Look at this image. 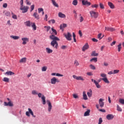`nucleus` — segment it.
<instances>
[{"mask_svg": "<svg viewBox=\"0 0 124 124\" xmlns=\"http://www.w3.org/2000/svg\"><path fill=\"white\" fill-rule=\"evenodd\" d=\"M50 38L52 40L50 43L51 46H52L53 48L58 49V47H59V44L57 41H60V39L54 35H50Z\"/></svg>", "mask_w": 124, "mask_h": 124, "instance_id": "nucleus-1", "label": "nucleus"}, {"mask_svg": "<svg viewBox=\"0 0 124 124\" xmlns=\"http://www.w3.org/2000/svg\"><path fill=\"white\" fill-rule=\"evenodd\" d=\"M90 14L92 18L96 19L98 17V13L94 12V11H91L90 12Z\"/></svg>", "mask_w": 124, "mask_h": 124, "instance_id": "nucleus-2", "label": "nucleus"}, {"mask_svg": "<svg viewBox=\"0 0 124 124\" xmlns=\"http://www.w3.org/2000/svg\"><path fill=\"white\" fill-rule=\"evenodd\" d=\"M20 10L22 11V13H27L28 10H29V7L23 6L22 7H20Z\"/></svg>", "mask_w": 124, "mask_h": 124, "instance_id": "nucleus-3", "label": "nucleus"}, {"mask_svg": "<svg viewBox=\"0 0 124 124\" xmlns=\"http://www.w3.org/2000/svg\"><path fill=\"white\" fill-rule=\"evenodd\" d=\"M28 110H29V111L26 112V116L29 117L30 116V113L31 114V115H32L34 118H35L36 116H35L34 114H33V112L32 111V109L31 108H29Z\"/></svg>", "mask_w": 124, "mask_h": 124, "instance_id": "nucleus-4", "label": "nucleus"}, {"mask_svg": "<svg viewBox=\"0 0 124 124\" xmlns=\"http://www.w3.org/2000/svg\"><path fill=\"white\" fill-rule=\"evenodd\" d=\"M51 84L52 85H55L56 83H59L60 80L59 79H57V78L53 77L50 79Z\"/></svg>", "mask_w": 124, "mask_h": 124, "instance_id": "nucleus-5", "label": "nucleus"}, {"mask_svg": "<svg viewBox=\"0 0 124 124\" xmlns=\"http://www.w3.org/2000/svg\"><path fill=\"white\" fill-rule=\"evenodd\" d=\"M21 40L22 41V45H26L27 43L30 41V39L28 37H23L21 38Z\"/></svg>", "mask_w": 124, "mask_h": 124, "instance_id": "nucleus-6", "label": "nucleus"}, {"mask_svg": "<svg viewBox=\"0 0 124 124\" xmlns=\"http://www.w3.org/2000/svg\"><path fill=\"white\" fill-rule=\"evenodd\" d=\"M82 5H86V6H90L92 4L91 2H89L87 0H82Z\"/></svg>", "mask_w": 124, "mask_h": 124, "instance_id": "nucleus-7", "label": "nucleus"}, {"mask_svg": "<svg viewBox=\"0 0 124 124\" xmlns=\"http://www.w3.org/2000/svg\"><path fill=\"white\" fill-rule=\"evenodd\" d=\"M64 36L67 40H68L69 41H71V36H72V35H71L70 32H68L67 34H64Z\"/></svg>", "mask_w": 124, "mask_h": 124, "instance_id": "nucleus-8", "label": "nucleus"}, {"mask_svg": "<svg viewBox=\"0 0 124 124\" xmlns=\"http://www.w3.org/2000/svg\"><path fill=\"white\" fill-rule=\"evenodd\" d=\"M46 103H47V105H48V111L51 112L52 108L51 103L49 100H47Z\"/></svg>", "mask_w": 124, "mask_h": 124, "instance_id": "nucleus-9", "label": "nucleus"}, {"mask_svg": "<svg viewBox=\"0 0 124 124\" xmlns=\"http://www.w3.org/2000/svg\"><path fill=\"white\" fill-rule=\"evenodd\" d=\"M104 101V99H99V104L101 108H102L104 107V103L103 101Z\"/></svg>", "mask_w": 124, "mask_h": 124, "instance_id": "nucleus-10", "label": "nucleus"}, {"mask_svg": "<svg viewBox=\"0 0 124 124\" xmlns=\"http://www.w3.org/2000/svg\"><path fill=\"white\" fill-rule=\"evenodd\" d=\"M33 17H34L35 19H36V20H38L39 19H40V17H39V15L37 14L36 12H34L33 14L32 15Z\"/></svg>", "mask_w": 124, "mask_h": 124, "instance_id": "nucleus-11", "label": "nucleus"}, {"mask_svg": "<svg viewBox=\"0 0 124 124\" xmlns=\"http://www.w3.org/2000/svg\"><path fill=\"white\" fill-rule=\"evenodd\" d=\"M106 118L108 120H113L114 118V115L113 114H109L107 115Z\"/></svg>", "mask_w": 124, "mask_h": 124, "instance_id": "nucleus-12", "label": "nucleus"}, {"mask_svg": "<svg viewBox=\"0 0 124 124\" xmlns=\"http://www.w3.org/2000/svg\"><path fill=\"white\" fill-rule=\"evenodd\" d=\"M5 106H9V107H13L14 105L11 101H10L8 103L4 102Z\"/></svg>", "mask_w": 124, "mask_h": 124, "instance_id": "nucleus-13", "label": "nucleus"}, {"mask_svg": "<svg viewBox=\"0 0 124 124\" xmlns=\"http://www.w3.org/2000/svg\"><path fill=\"white\" fill-rule=\"evenodd\" d=\"M105 31H114L115 29L112 27H105Z\"/></svg>", "mask_w": 124, "mask_h": 124, "instance_id": "nucleus-14", "label": "nucleus"}, {"mask_svg": "<svg viewBox=\"0 0 124 124\" xmlns=\"http://www.w3.org/2000/svg\"><path fill=\"white\" fill-rule=\"evenodd\" d=\"M89 49V45L88 43L85 44V45L82 47V51L84 52Z\"/></svg>", "mask_w": 124, "mask_h": 124, "instance_id": "nucleus-15", "label": "nucleus"}, {"mask_svg": "<svg viewBox=\"0 0 124 124\" xmlns=\"http://www.w3.org/2000/svg\"><path fill=\"white\" fill-rule=\"evenodd\" d=\"M66 27H67V25L65 23L61 24L60 25V30H62V31H63V29H64V28H66Z\"/></svg>", "mask_w": 124, "mask_h": 124, "instance_id": "nucleus-16", "label": "nucleus"}, {"mask_svg": "<svg viewBox=\"0 0 124 124\" xmlns=\"http://www.w3.org/2000/svg\"><path fill=\"white\" fill-rule=\"evenodd\" d=\"M5 74H7V75H8V76H11L12 75H14V74H15V73H14V72H13L11 71H7L5 73Z\"/></svg>", "mask_w": 124, "mask_h": 124, "instance_id": "nucleus-17", "label": "nucleus"}, {"mask_svg": "<svg viewBox=\"0 0 124 124\" xmlns=\"http://www.w3.org/2000/svg\"><path fill=\"white\" fill-rule=\"evenodd\" d=\"M108 5L111 9H114L115 8V5L111 2H108Z\"/></svg>", "mask_w": 124, "mask_h": 124, "instance_id": "nucleus-18", "label": "nucleus"}, {"mask_svg": "<svg viewBox=\"0 0 124 124\" xmlns=\"http://www.w3.org/2000/svg\"><path fill=\"white\" fill-rule=\"evenodd\" d=\"M102 80L107 84H109V83H110V81H109V80H108V78H107V77L102 78Z\"/></svg>", "mask_w": 124, "mask_h": 124, "instance_id": "nucleus-19", "label": "nucleus"}, {"mask_svg": "<svg viewBox=\"0 0 124 124\" xmlns=\"http://www.w3.org/2000/svg\"><path fill=\"white\" fill-rule=\"evenodd\" d=\"M94 84H95V85L96 88H97V89H100L101 88V86L99 85L98 82H97V81H96V80L94 81Z\"/></svg>", "mask_w": 124, "mask_h": 124, "instance_id": "nucleus-20", "label": "nucleus"}, {"mask_svg": "<svg viewBox=\"0 0 124 124\" xmlns=\"http://www.w3.org/2000/svg\"><path fill=\"white\" fill-rule=\"evenodd\" d=\"M38 13H42V15H44V10L42 8H39L38 9Z\"/></svg>", "mask_w": 124, "mask_h": 124, "instance_id": "nucleus-21", "label": "nucleus"}, {"mask_svg": "<svg viewBox=\"0 0 124 124\" xmlns=\"http://www.w3.org/2000/svg\"><path fill=\"white\" fill-rule=\"evenodd\" d=\"M24 24L25 26H26V27H31V21L30 20L25 22Z\"/></svg>", "mask_w": 124, "mask_h": 124, "instance_id": "nucleus-22", "label": "nucleus"}, {"mask_svg": "<svg viewBox=\"0 0 124 124\" xmlns=\"http://www.w3.org/2000/svg\"><path fill=\"white\" fill-rule=\"evenodd\" d=\"M10 37L11 38H13V39H14L15 40H17V39H19V38H20L19 36L14 35H11Z\"/></svg>", "mask_w": 124, "mask_h": 124, "instance_id": "nucleus-23", "label": "nucleus"}, {"mask_svg": "<svg viewBox=\"0 0 124 124\" xmlns=\"http://www.w3.org/2000/svg\"><path fill=\"white\" fill-rule=\"evenodd\" d=\"M90 112H91V110L90 109H88L86 112H85V113L84 114V116H90Z\"/></svg>", "mask_w": 124, "mask_h": 124, "instance_id": "nucleus-24", "label": "nucleus"}, {"mask_svg": "<svg viewBox=\"0 0 124 124\" xmlns=\"http://www.w3.org/2000/svg\"><path fill=\"white\" fill-rule=\"evenodd\" d=\"M58 15L59 17H60V18H65L66 17L65 15L61 12L59 13Z\"/></svg>", "mask_w": 124, "mask_h": 124, "instance_id": "nucleus-25", "label": "nucleus"}, {"mask_svg": "<svg viewBox=\"0 0 124 124\" xmlns=\"http://www.w3.org/2000/svg\"><path fill=\"white\" fill-rule=\"evenodd\" d=\"M46 50L48 54H51V53H53V50L50 49V48L46 47Z\"/></svg>", "mask_w": 124, "mask_h": 124, "instance_id": "nucleus-26", "label": "nucleus"}, {"mask_svg": "<svg viewBox=\"0 0 124 124\" xmlns=\"http://www.w3.org/2000/svg\"><path fill=\"white\" fill-rule=\"evenodd\" d=\"M41 99L42 100V101H43V104L44 105H45L46 104V97L44 95H42V96L41 97Z\"/></svg>", "mask_w": 124, "mask_h": 124, "instance_id": "nucleus-27", "label": "nucleus"}, {"mask_svg": "<svg viewBox=\"0 0 124 124\" xmlns=\"http://www.w3.org/2000/svg\"><path fill=\"white\" fill-rule=\"evenodd\" d=\"M53 5L56 7H59V4L56 2V1L54 0H51Z\"/></svg>", "mask_w": 124, "mask_h": 124, "instance_id": "nucleus-28", "label": "nucleus"}, {"mask_svg": "<svg viewBox=\"0 0 124 124\" xmlns=\"http://www.w3.org/2000/svg\"><path fill=\"white\" fill-rule=\"evenodd\" d=\"M27 62V58L24 57L22 58L20 61V62Z\"/></svg>", "mask_w": 124, "mask_h": 124, "instance_id": "nucleus-29", "label": "nucleus"}, {"mask_svg": "<svg viewBox=\"0 0 124 124\" xmlns=\"http://www.w3.org/2000/svg\"><path fill=\"white\" fill-rule=\"evenodd\" d=\"M117 110L119 112H122V108L121 107H120L119 105H117Z\"/></svg>", "mask_w": 124, "mask_h": 124, "instance_id": "nucleus-30", "label": "nucleus"}, {"mask_svg": "<svg viewBox=\"0 0 124 124\" xmlns=\"http://www.w3.org/2000/svg\"><path fill=\"white\" fill-rule=\"evenodd\" d=\"M91 55L92 57H97V56H98V53H95V51H94L92 52Z\"/></svg>", "mask_w": 124, "mask_h": 124, "instance_id": "nucleus-31", "label": "nucleus"}, {"mask_svg": "<svg viewBox=\"0 0 124 124\" xmlns=\"http://www.w3.org/2000/svg\"><path fill=\"white\" fill-rule=\"evenodd\" d=\"M12 15L13 19L17 20V16L16 15L14 14V13H13V12H12Z\"/></svg>", "mask_w": 124, "mask_h": 124, "instance_id": "nucleus-32", "label": "nucleus"}, {"mask_svg": "<svg viewBox=\"0 0 124 124\" xmlns=\"http://www.w3.org/2000/svg\"><path fill=\"white\" fill-rule=\"evenodd\" d=\"M118 52H121V49H122V44H119L118 46Z\"/></svg>", "mask_w": 124, "mask_h": 124, "instance_id": "nucleus-33", "label": "nucleus"}, {"mask_svg": "<svg viewBox=\"0 0 124 124\" xmlns=\"http://www.w3.org/2000/svg\"><path fill=\"white\" fill-rule=\"evenodd\" d=\"M72 4H73V5H77V4H78V1L77 0H74L72 2Z\"/></svg>", "mask_w": 124, "mask_h": 124, "instance_id": "nucleus-34", "label": "nucleus"}, {"mask_svg": "<svg viewBox=\"0 0 124 124\" xmlns=\"http://www.w3.org/2000/svg\"><path fill=\"white\" fill-rule=\"evenodd\" d=\"M32 28L33 29V31H36V25H35V23H33L31 25Z\"/></svg>", "mask_w": 124, "mask_h": 124, "instance_id": "nucleus-35", "label": "nucleus"}, {"mask_svg": "<svg viewBox=\"0 0 124 124\" xmlns=\"http://www.w3.org/2000/svg\"><path fill=\"white\" fill-rule=\"evenodd\" d=\"M73 39H74V42H76L77 40H76V35H75V33L73 32Z\"/></svg>", "mask_w": 124, "mask_h": 124, "instance_id": "nucleus-36", "label": "nucleus"}, {"mask_svg": "<svg viewBox=\"0 0 124 124\" xmlns=\"http://www.w3.org/2000/svg\"><path fill=\"white\" fill-rule=\"evenodd\" d=\"M119 103L122 105H124V99H119Z\"/></svg>", "mask_w": 124, "mask_h": 124, "instance_id": "nucleus-37", "label": "nucleus"}, {"mask_svg": "<svg viewBox=\"0 0 124 124\" xmlns=\"http://www.w3.org/2000/svg\"><path fill=\"white\" fill-rule=\"evenodd\" d=\"M93 61L94 62H97V58H93L91 59L90 62H93Z\"/></svg>", "mask_w": 124, "mask_h": 124, "instance_id": "nucleus-38", "label": "nucleus"}, {"mask_svg": "<svg viewBox=\"0 0 124 124\" xmlns=\"http://www.w3.org/2000/svg\"><path fill=\"white\" fill-rule=\"evenodd\" d=\"M100 76L103 78H106V77H107V75H106V74H104V73L101 74Z\"/></svg>", "mask_w": 124, "mask_h": 124, "instance_id": "nucleus-39", "label": "nucleus"}, {"mask_svg": "<svg viewBox=\"0 0 124 124\" xmlns=\"http://www.w3.org/2000/svg\"><path fill=\"white\" fill-rule=\"evenodd\" d=\"M51 30L53 32H54L55 35H57V34H58V32H57V31L54 29V28H52Z\"/></svg>", "mask_w": 124, "mask_h": 124, "instance_id": "nucleus-40", "label": "nucleus"}, {"mask_svg": "<svg viewBox=\"0 0 124 124\" xmlns=\"http://www.w3.org/2000/svg\"><path fill=\"white\" fill-rule=\"evenodd\" d=\"M5 16H7V17H10V12H6L5 13Z\"/></svg>", "mask_w": 124, "mask_h": 124, "instance_id": "nucleus-41", "label": "nucleus"}, {"mask_svg": "<svg viewBox=\"0 0 124 124\" xmlns=\"http://www.w3.org/2000/svg\"><path fill=\"white\" fill-rule=\"evenodd\" d=\"M20 7H22L24 6V0H20Z\"/></svg>", "mask_w": 124, "mask_h": 124, "instance_id": "nucleus-42", "label": "nucleus"}, {"mask_svg": "<svg viewBox=\"0 0 124 124\" xmlns=\"http://www.w3.org/2000/svg\"><path fill=\"white\" fill-rule=\"evenodd\" d=\"M3 81L4 82H9V78H4Z\"/></svg>", "mask_w": 124, "mask_h": 124, "instance_id": "nucleus-43", "label": "nucleus"}, {"mask_svg": "<svg viewBox=\"0 0 124 124\" xmlns=\"http://www.w3.org/2000/svg\"><path fill=\"white\" fill-rule=\"evenodd\" d=\"M83 99L84 100H88L87 96L85 93H83Z\"/></svg>", "mask_w": 124, "mask_h": 124, "instance_id": "nucleus-44", "label": "nucleus"}, {"mask_svg": "<svg viewBox=\"0 0 124 124\" xmlns=\"http://www.w3.org/2000/svg\"><path fill=\"white\" fill-rule=\"evenodd\" d=\"M91 7L92 8H97L98 7V5H97V4H94V5H92V6H91Z\"/></svg>", "mask_w": 124, "mask_h": 124, "instance_id": "nucleus-45", "label": "nucleus"}, {"mask_svg": "<svg viewBox=\"0 0 124 124\" xmlns=\"http://www.w3.org/2000/svg\"><path fill=\"white\" fill-rule=\"evenodd\" d=\"M90 68L93 70H95V67L94 66V65H93V64H90Z\"/></svg>", "mask_w": 124, "mask_h": 124, "instance_id": "nucleus-46", "label": "nucleus"}, {"mask_svg": "<svg viewBox=\"0 0 124 124\" xmlns=\"http://www.w3.org/2000/svg\"><path fill=\"white\" fill-rule=\"evenodd\" d=\"M49 23H52V24H55L56 23V20L55 19H51L49 20Z\"/></svg>", "mask_w": 124, "mask_h": 124, "instance_id": "nucleus-47", "label": "nucleus"}, {"mask_svg": "<svg viewBox=\"0 0 124 124\" xmlns=\"http://www.w3.org/2000/svg\"><path fill=\"white\" fill-rule=\"evenodd\" d=\"M47 70V67L46 66H44L42 68V71H46Z\"/></svg>", "mask_w": 124, "mask_h": 124, "instance_id": "nucleus-48", "label": "nucleus"}, {"mask_svg": "<svg viewBox=\"0 0 124 124\" xmlns=\"http://www.w3.org/2000/svg\"><path fill=\"white\" fill-rule=\"evenodd\" d=\"M120 72V70H113V74H117V73H119Z\"/></svg>", "mask_w": 124, "mask_h": 124, "instance_id": "nucleus-49", "label": "nucleus"}, {"mask_svg": "<svg viewBox=\"0 0 124 124\" xmlns=\"http://www.w3.org/2000/svg\"><path fill=\"white\" fill-rule=\"evenodd\" d=\"M77 80H81V81H84V78L82 77H78Z\"/></svg>", "mask_w": 124, "mask_h": 124, "instance_id": "nucleus-50", "label": "nucleus"}, {"mask_svg": "<svg viewBox=\"0 0 124 124\" xmlns=\"http://www.w3.org/2000/svg\"><path fill=\"white\" fill-rule=\"evenodd\" d=\"M73 97H74V98H75V99H78V96L77 94H73Z\"/></svg>", "mask_w": 124, "mask_h": 124, "instance_id": "nucleus-51", "label": "nucleus"}, {"mask_svg": "<svg viewBox=\"0 0 124 124\" xmlns=\"http://www.w3.org/2000/svg\"><path fill=\"white\" fill-rule=\"evenodd\" d=\"M100 7L102 9H104V5L102 3H100Z\"/></svg>", "mask_w": 124, "mask_h": 124, "instance_id": "nucleus-52", "label": "nucleus"}, {"mask_svg": "<svg viewBox=\"0 0 124 124\" xmlns=\"http://www.w3.org/2000/svg\"><path fill=\"white\" fill-rule=\"evenodd\" d=\"M74 63H75L76 66H78V65H79V62H78V61L77 60H75Z\"/></svg>", "mask_w": 124, "mask_h": 124, "instance_id": "nucleus-53", "label": "nucleus"}, {"mask_svg": "<svg viewBox=\"0 0 124 124\" xmlns=\"http://www.w3.org/2000/svg\"><path fill=\"white\" fill-rule=\"evenodd\" d=\"M87 75H88V76H93V73L89 72L87 73Z\"/></svg>", "mask_w": 124, "mask_h": 124, "instance_id": "nucleus-54", "label": "nucleus"}, {"mask_svg": "<svg viewBox=\"0 0 124 124\" xmlns=\"http://www.w3.org/2000/svg\"><path fill=\"white\" fill-rule=\"evenodd\" d=\"M103 123V120L102 118H100L99 119L98 124H101Z\"/></svg>", "mask_w": 124, "mask_h": 124, "instance_id": "nucleus-55", "label": "nucleus"}, {"mask_svg": "<svg viewBox=\"0 0 124 124\" xmlns=\"http://www.w3.org/2000/svg\"><path fill=\"white\" fill-rule=\"evenodd\" d=\"M33 9H34V5H32L31 6V12Z\"/></svg>", "mask_w": 124, "mask_h": 124, "instance_id": "nucleus-56", "label": "nucleus"}, {"mask_svg": "<svg viewBox=\"0 0 124 124\" xmlns=\"http://www.w3.org/2000/svg\"><path fill=\"white\" fill-rule=\"evenodd\" d=\"M56 76H58V77H63V75L59 73L56 74Z\"/></svg>", "mask_w": 124, "mask_h": 124, "instance_id": "nucleus-57", "label": "nucleus"}, {"mask_svg": "<svg viewBox=\"0 0 124 124\" xmlns=\"http://www.w3.org/2000/svg\"><path fill=\"white\" fill-rule=\"evenodd\" d=\"M78 34H79L80 37H82L83 34L82 33V31H81V30H79Z\"/></svg>", "mask_w": 124, "mask_h": 124, "instance_id": "nucleus-58", "label": "nucleus"}, {"mask_svg": "<svg viewBox=\"0 0 124 124\" xmlns=\"http://www.w3.org/2000/svg\"><path fill=\"white\" fill-rule=\"evenodd\" d=\"M26 4H27V5H31V3L29 0H26Z\"/></svg>", "mask_w": 124, "mask_h": 124, "instance_id": "nucleus-59", "label": "nucleus"}, {"mask_svg": "<svg viewBox=\"0 0 124 124\" xmlns=\"http://www.w3.org/2000/svg\"><path fill=\"white\" fill-rule=\"evenodd\" d=\"M97 36H98V38H99L100 39H102V37H101V33L98 34Z\"/></svg>", "mask_w": 124, "mask_h": 124, "instance_id": "nucleus-60", "label": "nucleus"}, {"mask_svg": "<svg viewBox=\"0 0 124 124\" xmlns=\"http://www.w3.org/2000/svg\"><path fill=\"white\" fill-rule=\"evenodd\" d=\"M61 49H62V50H64V49H66V46H61Z\"/></svg>", "mask_w": 124, "mask_h": 124, "instance_id": "nucleus-61", "label": "nucleus"}, {"mask_svg": "<svg viewBox=\"0 0 124 124\" xmlns=\"http://www.w3.org/2000/svg\"><path fill=\"white\" fill-rule=\"evenodd\" d=\"M92 41L93 42H98V40L94 38L92 39Z\"/></svg>", "mask_w": 124, "mask_h": 124, "instance_id": "nucleus-62", "label": "nucleus"}, {"mask_svg": "<svg viewBox=\"0 0 124 124\" xmlns=\"http://www.w3.org/2000/svg\"><path fill=\"white\" fill-rule=\"evenodd\" d=\"M83 21H84V18L83 17V16H80V23H82V22H83Z\"/></svg>", "mask_w": 124, "mask_h": 124, "instance_id": "nucleus-63", "label": "nucleus"}, {"mask_svg": "<svg viewBox=\"0 0 124 124\" xmlns=\"http://www.w3.org/2000/svg\"><path fill=\"white\" fill-rule=\"evenodd\" d=\"M3 7L4 8H6V7H7V3H5L3 4Z\"/></svg>", "mask_w": 124, "mask_h": 124, "instance_id": "nucleus-64", "label": "nucleus"}]
</instances>
